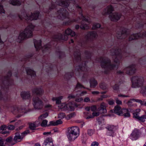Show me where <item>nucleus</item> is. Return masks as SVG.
I'll return each instance as SVG.
<instances>
[{"label": "nucleus", "instance_id": "obj_38", "mask_svg": "<svg viewBox=\"0 0 146 146\" xmlns=\"http://www.w3.org/2000/svg\"><path fill=\"white\" fill-rule=\"evenodd\" d=\"M75 21H76V20H71L69 19L68 21L65 22L64 23V24L66 25H69L70 24L72 23Z\"/></svg>", "mask_w": 146, "mask_h": 146}, {"label": "nucleus", "instance_id": "obj_12", "mask_svg": "<svg viewBox=\"0 0 146 146\" xmlns=\"http://www.w3.org/2000/svg\"><path fill=\"white\" fill-rule=\"evenodd\" d=\"M70 105V104H66L65 103H62L58 106V108L59 109H60L62 111L72 110L73 109L71 106Z\"/></svg>", "mask_w": 146, "mask_h": 146}, {"label": "nucleus", "instance_id": "obj_24", "mask_svg": "<svg viewBox=\"0 0 146 146\" xmlns=\"http://www.w3.org/2000/svg\"><path fill=\"white\" fill-rule=\"evenodd\" d=\"M44 144L46 146H53V143L51 138H46L44 141Z\"/></svg>", "mask_w": 146, "mask_h": 146}, {"label": "nucleus", "instance_id": "obj_37", "mask_svg": "<svg viewBox=\"0 0 146 146\" xmlns=\"http://www.w3.org/2000/svg\"><path fill=\"white\" fill-rule=\"evenodd\" d=\"M36 126L34 123H31L29 125V127L32 130H34L35 129Z\"/></svg>", "mask_w": 146, "mask_h": 146}, {"label": "nucleus", "instance_id": "obj_10", "mask_svg": "<svg viewBox=\"0 0 146 146\" xmlns=\"http://www.w3.org/2000/svg\"><path fill=\"white\" fill-rule=\"evenodd\" d=\"M136 70L135 66L132 65L124 69L123 71H118L117 72V73L119 74H121L124 73H126L127 74H129L134 73Z\"/></svg>", "mask_w": 146, "mask_h": 146}, {"label": "nucleus", "instance_id": "obj_49", "mask_svg": "<svg viewBox=\"0 0 146 146\" xmlns=\"http://www.w3.org/2000/svg\"><path fill=\"white\" fill-rule=\"evenodd\" d=\"M145 116H142L141 117H139L138 118V119L142 122H144L145 120Z\"/></svg>", "mask_w": 146, "mask_h": 146}, {"label": "nucleus", "instance_id": "obj_43", "mask_svg": "<svg viewBox=\"0 0 146 146\" xmlns=\"http://www.w3.org/2000/svg\"><path fill=\"white\" fill-rule=\"evenodd\" d=\"M65 116V113L62 112L60 113L58 115V117L61 119L64 118Z\"/></svg>", "mask_w": 146, "mask_h": 146}, {"label": "nucleus", "instance_id": "obj_55", "mask_svg": "<svg viewBox=\"0 0 146 146\" xmlns=\"http://www.w3.org/2000/svg\"><path fill=\"white\" fill-rule=\"evenodd\" d=\"M99 143L97 141H94L92 142L91 146H98Z\"/></svg>", "mask_w": 146, "mask_h": 146}, {"label": "nucleus", "instance_id": "obj_63", "mask_svg": "<svg viewBox=\"0 0 146 146\" xmlns=\"http://www.w3.org/2000/svg\"><path fill=\"white\" fill-rule=\"evenodd\" d=\"M56 122V125L61 124L62 123V122L61 120H57Z\"/></svg>", "mask_w": 146, "mask_h": 146}, {"label": "nucleus", "instance_id": "obj_20", "mask_svg": "<svg viewBox=\"0 0 146 146\" xmlns=\"http://www.w3.org/2000/svg\"><path fill=\"white\" fill-rule=\"evenodd\" d=\"M106 105L104 102L102 103L100 105V107L98 109V111L101 113H107Z\"/></svg>", "mask_w": 146, "mask_h": 146}, {"label": "nucleus", "instance_id": "obj_56", "mask_svg": "<svg viewBox=\"0 0 146 146\" xmlns=\"http://www.w3.org/2000/svg\"><path fill=\"white\" fill-rule=\"evenodd\" d=\"M91 110L93 111H95L97 109V107L96 106L94 105L91 107Z\"/></svg>", "mask_w": 146, "mask_h": 146}, {"label": "nucleus", "instance_id": "obj_29", "mask_svg": "<svg viewBox=\"0 0 146 146\" xmlns=\"http://www.w3.org/2000/svg\"><path fill=\"white\" fill-rule=\"evenodd\" d=\"M34 43L35 46L36 50H38L41 48V41L40 40L37 41L34 40Z\"/></svg>", "mask_w": 146, "mask_h": 146}, {"label": "nucleus", "instance_id": "obj_11", "mask_svg": "<svg viewBox=\"0 0 146 146\" xmlns=\"http://www.w3.org/2000/svg\"><path fill=\"white\" fill-rule=\"evenodd\" d=\"M97 36L96 33L95 31L89 32L85 34V38L87 40H91Z\"/></svg>", "mask_w": 146, "mask_h": 146}, {"label": "nucleus", "instance_id": "obj_64", "mask_svg": "<svg viewBox=\"0 0 146 146\" xmlns=\"http://www.w3.org/2000/svg\"><path fill=\"white\" fill-rule=\"evenodd\" d=\"M1 133L3 134H6L7 135H8V134L9 135V132L8 131H4V130L2 131H1Z\"/></svg>", "mask_w": 146, "mask_h": 146}, {"label": "nucleus", "instance_id": "obj_51", "mask_svg": "<svg viewBox=\"0 0 146 146\" xmlns=\"http://www.w3.org/2000/svg\"><path fill=\"white\" fill-rule=\"evenodd\" d=\"M142 94L143 96H146V86L143 88V91Z\"/></svg>", "mask_w": 146, "mask_h": 146}, {"label": "nucleus", "instance_id": "obj_60", "mask_svg": "<svg viewBox=\"0 0 146 146\" xmlns=\"http://www.w3.org/2000/svg\"><path fill=\"white\" fill-rule=\"evenodd\" d=\"M49 125H50L56 126V122L53 121H50Z\"/></svg>", "mask_w": 146, "mask_h": 146}, {"label": "nucleus", "instance_id": "obj_50", "mask_svg": "<svg viewBox=\"0 0 146 146\" xmlns=\"http://www.w3.org/2000/svg\"><path fill=\"white\" fill-rule=\"evenodd\" d=\"M75 96L73 94H71L69 95L68 97V99L69 100H71L72 99L74 98H75Z\"/></svg>", "mask_w": 146, "mask_h": 146}, {"label": "nucleus", "instance_id": "obj_47", "mask_svg": "<svg viewBox=\"0 0 146 146\" xmlns=\"http://www.w3.org/2000/svg\"><path fill=\"white\" fill-rule=\"evenodd\" d=\"M7 129V126L6 125H3L0 127V131H4L6 130Z\"/></svg>", "mask_w": 146, "mask_h": 146}, {"label": "nucleus", "instance_id": "obj_30", "mask_svg": "<svg viewBox=\"0 0 146 146\" xmlns=\"http://www.w3.org/2000/svg\"><path fill=\"white\" fill-rule=\"evenodd\" d=\"M26 71L27 74L30 75L31 77H34L36 76L35 72L30 68H27Z\"/></svg>", "mask_w": 146, "mask_h": 146}, {"label": "nucleus", "instance_id": "obj_59", "mask_svg": "<svg viewBox=\"0 0 146 146\" xmlns=\"http://www.w3.org/2000/svg\"><path fill=\"white\" fill-rule=\"evenodd\" d=\"M84 102H88L90 101V100L89 97H86L84 98Z\"/></svg>", "mask_w": 146, "mask_h": 146}, {"label": "nucleus", "instance_id": "obj_61", "mask_svg": "<svg viewBox=\"0 0 146 146\" xmlns=\"http://www.w3.org/2000/svg\"><path fill=\"white\" fill-rule=\"evenodd\" d=\"M133 117H134L136 119H138V118H139V116L138 113H133Z\"/></svg>", "mask_w": 146, "mask_h": 146}, {"label": "nucleus", "instance_id": "obj_5", "mask_svg": "<svg viewBox=\"0 0 146 146\" xmlns=\"http://www.w3.org/2000/svg\"><path fill=\"white\" fill-rule=\"evenodd\" d=\"M39 12L36 11L33 14L31 13L30 14L26 13L25 12H22L19 15V17L21 20L25 19L26 21H32L36 20L39 16Z\"/></svg>", "mask_w": 146, "mask_h": 146}, {"label": "nucleus", "instance_id": "obj_45", "mask_svg": "<svg viewBox=\"0 0 146 146\" xmlns=\"http://www.w3.org/2000/svg\"><path fill=\"white\" fill-rule=\"evenodd\" d=\"M131 100L134 101L136 102L140 103L141 104H143V102L141 100L138 99H133Z\"/></svg>", "mask_w": 146, "mask_h": 146}, {"label": "nucleus", "instance_id": "obj_26", "mask_svg": "<svg viewBox=\"0 0 146 146\" xmlns=\"http://www.w3.org/2000/svg\"><path fill=\"white\" fill-rule=\"evenodd\" d=\"M21 96L23 99H26L30 98L31 96L29 92H22L21 93Z\"/></svg>", "mask_w": 146, "mask_h": 146}, {"label": "nucleus", "instance_id": "obj_17", "mask_svg": "<svg viewBox=\"0 0 146 146\" xmlns=\"http://www.w3.org/2000/svg\"><path fill=\"white\" fill-rule=\"evenodd\" d=\"M24 138V135L18 132L15 133V135L13 138V141L15 143L21 141Z\"/></svg>", "mask_w": 146, "mask_h": 146}, {"label": "nucleus", "instance_id": "obj_15", "mask_svg": "<svg viewBox=\"0 0 146 146\" xmlns=\"http://www.w3.org/2000/svg\"><path fill=\"white\" fill-rule=\"evenodd\" d=\"M144 37H146V32L143 34L139 33L131 35L129 38V40L131 41L139 38Z\"/></svg>", "mask_w": 146, "mask_h": 146}, {"label": "nucleus", "instance_id": "obj_8", "mask_svg": "<svg viewBox=\"0 0 146 146\" xmlns=\"http://www.w3.org/2000/svg\"><path fill=\"white\" fill-rule=\"evenodd\" d=\"M79 15H80V19L82 20L81 25L80 26V28L82 29H88L89 28V27L88 26V24L89 23L90 21H88V17L86 18L82 15L81 13L80 12Z\"/></svg>", "mask_w": 146, "mask_h": 146}, {"label": "nucleus", "instance_id": "obj_23", "mask_svg": "<svg viewBox=\"0 0 146 146\" xmlns=\"http://www.w3.org/2000/svg\"><path fill=\"white\" fill-rule=\"evenodd\" d=\"M113 110L115 113L119 115H122L123 109H121V107L117 105L115 106Z\"/></svg>", "mask_w": 146, "mask_h": 146}, {"label": "nucleus", "instance_id": "obj_2", "mask_svg": "<svg viewBox=\"0 0 146 146\" xmlns=\"http://www.w3.org/2000/svg\"><path fill=\"white\" fill-rule=\"evenodd\" d=\"M34 28V26L32 24L27 26L23 31L20 33L18 37L17 41L20 42L23 40L32 36Z\"/></svg>", "mask_w": 146, "mask_h": 146}, {"label": "nucleus", "instance_id": "obj_4", "mask_svg": "<svg viewBox=\"0 0 146 146\" xmlns=\"http://www.w3.org/2000/svg\"><path fill=\"white\" fill-rule=\"evenodd\" d=\"M28 111L27 106H15L11 109L12 113L16 115V117L18 118L21 117L24 113H26Z\"/></svg>", "mask_w": 146, "mask_h": 146}, {"label": "nucleus", "instance_id": "obj_1", "mask_svg": "<svg viewBox=\"0 0 146 146\" xmlns=\"http://www.w3.org/2000/svg\"><path fill=\"white\" fill-rule=\"evenodd\" d=\"M120 50L119 49H112L111 50L110 55L111 58L115 64L114 65L110 64V60L107 58H101V65L102 68L107 70H111L116 68V66L119 64L120 58Z\"/></svg>", "mask_w": 146, "mask_h": 146}, {"label": "nucleus", "instance_id": "obj_35", "mask_svg": "<svg viewBox=\"0 0 146 146\" xmlns=\"http://www.w3.org/2000/svg\"><path fill=\"white\" fill-rule=\"evenodd\" d=\"M48 115V113H45L40 115L38 117V119H39L42 120L47 117Z\"/></svg>", "mask_w": 146, "mask_h": 146}, {"label": "nucleus", "instance_id": "obj_7", "mask_svg": "<svg viewBox=\"0 0 146 146\" xmlns=\"http://www.w3.org/2000/svg\"><path fill=\"white\" fill-rule=\"evenodd\" d=\"M33 104L35 109H41L43 106V103L41 100L38 97H35L33 99Z\"/></svg>", "mask_w": 146, "mask_h": 146}, {"label": "nucleus", "instance_id": "obj_44", "mask_svg": "<svg viewBox=\"0 0 146 146\" xmlns=\"http://www.w3.org/2000/svg\"><path fill=\"white\" fill-rule=\"evenodd\" d=\"M115 99L116 103L117 105H120L122 104V101L121 100H119L118 98H115Z\"/></svg>", "mask_w": 146, "mask_h": 146}, {"label": "nucleus", "instance_id": "obj_14", "mask_svg": "<svg viewBox=\"0 0 146 146\" xmlns=\"http://www.w3.org/2000/svg\"><path fill=\"white\" fill-rule=\"evenodd\" d=\"M106 128L109 131L108 133V136L113 137L115 135L114 132V131L116 129L115 126L111 125H109L106 127Z\"/></svg>", "mask_w": 146, "mask_h": 146}, {"label": "nucleus", "instance_id": "obj_27", "mask_svg": "<svg viewBox=\"0 0 146 146\" xmlns=\"http://www.w3.org/2000/svg\"><path fill=\"white\" fill-rule=\"evenodd\" d=\"M63 97L61 96L58 97H53L52 100L53 101H56V104H61V100L63 99Z\"/></svg>", "mask_w": 146, "mask_h": 146}, {"label": "nucleus", "instance_id": "obj_39", "mask_svg": "<svg viewBox=\"0 0 146 146\" xmlns=\"http://www.w3.org/2000/svg\"><path fill=\"white\" fill-rule=\"evenodd\" d=\"M85 88L79 82H78L76 85V87H75V90H76V89H77L78 88Z\"/></svg>", "mask_w": 146, "mask_h": 146}, {"label": "nucleus", "instance_id": "obj_41", "mask_svg": "<svg viewBox=\"0 0 146 146\" xmlns=\"http://www.w3.org/2000/svg\"><path fill=\"white\" fill-rule=\"evenodd\" d=\"M4 141V140L0 137V146H5Z\"/></svg>", "mask_w": 146, "mask_h": 146}, {"label": "nucleus", "instance_id": "obj_19", "mask_svg": "<svg viewBox=\"0 0 146 146\" xmlns=\"http://www.w3.org/2000/svg\"><path fill=\"white\" fill-rule=\"evenodd\" d=\"M65 34L66 35L64 36L65 38H62V39L65 40H67L68 38V36L66 35H70L72 36L75 35V33L69 28H68L65 31Z\"/></svg>", "mask_w": 146, "mask_h": 146}, {"label": "nucleus", "instance_id": "obj_16", "mask_svg": "<svg viewBox=\"0 0 146 146\" xmlns=\"http://www.w3.org/2000/svg\"><path fill=\"white\" fill-rule=\"evenodd\" d=\"M140 132L139 130L135 129L132 131L130 135V139L132 140H135L139 137Z\"/></svg>", "mask_w": 146, "mask_h": 146}, {"label": "nucleus", "instance_id": "obj_33", "mask_svg": "<svg viewBox=\"0 0 146 146\" xmlns=\"http://www.w3.org/2000/svg\"><path fill=\"white\" fill-rule=\"evenodd\" d=\"M10 3L14 5H20L21 4V2L17 0H10Z\"/></svg>", "mask_w": 146, "mask_h": 146}, {"label": "nucleus", "instance_id": "obj_57", "mask_svg": "<svg viewBox=\"0 0 146 146\" xmlns=\"http://www.w3.org/2000/svg\"><path fill=\"white\" fill-rule=\"evenodd\" d=\"M83 99L82 98H78L76 99L75 101L76 102H80L83 101Z\"/></svg>", "mask_w": 146, "mask_h": 146}, {"label": "nucleus", "instance_id": "obj_18", "mask_svg": "<svg viewBox=\"0 0 146 146\" xmlns=\"http://www.w3.org/2000/svg\"><path fill=\"white\" fill-rule=\"evenodd\" d=\"M32 91L33 93L39 96H41L44 93L43 90L40 87L35 88L33 89Z\"/></svg>", "mask_w": 146, "mask_h": 146}, {"label": "nucleus", "instance_id": "obj_34", "mask_svg": "<svg viewBox=\"0 0 146 146\" xmlns=\"http://www.w3.org/2000/svg\"><path fill=\"white\" fill-rule=\"evenodd\" d=\"M74 57L76 60H77L78 61L80 60V53L78 51L74 53Z\"/></svg>", "mask_w": 146, "mask_h": 146}, {"label": "nucleus", "instance_id": "obj_22", "mask_svg": "<svg viewBox=\"0 0 146 146\" xmlns=\"http://www.w3.org/2000/svg\"><path fill=\"white\" fill-rule=\"evenodd\" d=\"M114 11V8L111 5L108 6L102 13L103 15H105L107 13L110 14Z\"/></svg>", "mask_w": 146, "mask_h": 146}, {"label": "nucleus", "instance_id": "obj_9", "mask_svg": "<svg viewBox=\"0 0 146 146\" xmlns=\"http://www.w3.org/2000/svg\"><path fill=\"white\" fill-rule=\"evenodd\" d=\"M58 15L57 17L60 19L63 20L64 19H69V15L68 11L64 9H61L57 11Z\"/></svg>", "mask_w": 146, "mask_h": 146}, {"label": "nucleus", "instance_id": "obj_40", "mask_svg": "<svg viewBox=\"0 0 146 146\" xmlns=\"http://www.w3.org/2000/svg\"><path fill=\"white\" fill-rule=\"evenodd\" d=\"M47 123V121L46 120H43L41 124L42 126L43 127H45L46 126Z\"/></svg>", "mask_w": 146, "mask_h": 146}, {"label": "nucleus", "instance_id": "obj_25", "mask_svg": "<svg viewBox=\"0 0 146 146\" xmlns=\"http://www.w3.org/2000/svg\"><path fill=\"white\" fill-rule=\"evenodd\" d=\"M56 4L59 5H62L68 7L69 5V3L68 1L66 0H57L56 1Z\"/></svg>", "mask_w": 146, "mask_h": 146}, {"label": "nucleus", "instance_id": "obj_3", "mask_svg": "<svg viewBox=\"0 0 146 146\" xmlns=\"http://www.w3.org/2000/svg\"><path fill=\"white\" fill-rule=\"evenodd\" d=\"M79 128L76 126L69 127L67 129L66 135L68 140L70 141H74L79 135Z\"/></svg>", "mask_w": 146, "mask_h": 146}, {"label": "nucleus", "instance_id": "obj_54", "mask_svg": "<svg viewBox=\"0 0 146 146\" xmlns=\"http://www.w3.org/2000/svg\"><path fill=\"white\" fill-rule=\"evenodd\" d=\"M100 112H93L92 113V115H93L94 117L95 116H99L100 115Z\"/></svg>", "mask_w": 146, "mask_h": 146}, {"label": "nucleus", "instance_id": "obj_28", "mask_svg": "<svg viewBox=\"0 0 146 146\" xmlns=\"http://www.w3.org/2000/svg\"><path fill=\"white\" fill-rule=\"evenodd\" d=\"M6 141L9 146L13 145L15 143L12 137H10L7 138L6 139Z\"/></svg>", "mask_w": 146, "mask_h": 146}, {"label": "nucleus", "instance_id": "obj_6", "mask_svg": "<svg viewBox=\"0 0 146 146\" xmlns=\"http://www.w3.org/2000/svg\"><path fill=\"white\" fill-rule=\"evenodd\" d=\"M132 87L133 88L140 87L143 85L144 82V78L141 76H135L131 78Z\"/></svg>", "mask_w": 146, "mask_h": 146}, {"label": "nucleus", "instance_id": "obj_21", "mask_svg": "<svg viewBox=\"0 0 146 146\" xmlns=\"http://www.w3.org/2000/svg\"><path fill=\"white\" fill-rule=\"evenodd\" d=\"M126 31L125 29L122 31V32H118L117 33V37L119 39H122L125 38L126 36L125 33Z\"/></svg>", "mask_w": 146, "mask_h": 146}, {"label": "nucleus", "instance_id": "obj_13", "mask_svg": "<svg viewBox=\"0 0 146 146\" xmlns=\"http://www.w3.org/2000/svg\"><path fill=\"white\" fill-rule=\"evenodd\" d=\"M121 16V14L114 13L110 14L109 17L111 21H117L120 19Z\"/></svg>", "mask_w": 146, "mask_h": 146}, {"label": "nucleus", "instance_id": "obj_62", "mask_svg": "<svg viewBox=\"0 0 146 146\" xmlns=\"http://www.w3.org/2000/svg\"><path fill=\"white\" fill-rule=\"evenodd\" d=\"M80 69L83 71H86L87 70V67L86 66L81 67L80 68Z\"/></svg>", "mask_w": 146, "mask_h": 146}, {"label": "nucleus", "instance_id": "obj_42", "mask_svg": "<svg viewBox=\"0 0 146 146\" xmlns=\"http://www.w3.org/2000/svg\"><path fill=\"white\" fill-rule=\"evenodd\" d=\"M108 103L110 105H113L115 104V101L113 100H108Z\"/></svg>", "mask_w": 146, "mask_h": 146}, {"label": "nucleus", "instance_id": "obj_36", "mask_svg": "<svg viewBox=\"0 0 146 146\" xmlns=\"http://www.w3.org/2000/svg\"><path fill=\"white\" fill-rule=\"evenodd\" d=\"M101 26L100 25L99 23H96L94 24L92 27L93 29H96L100 28Z\"/></svg>", "mask_w": 146, "mask_h": 146}, {"label": "nucleus", "instance_id": "obj_32", "mask_svg": "<svg viewBox=\"0 0 146 146\" xmlns=\"http://www.w3.org/2000/svg\"><path fill=\"white\" fill-rule=\"evenodd\" d=\"M122 115H123L125 117H130V114L128 110L127 109H123Z\"/></svg>", "mask_w": 146, "mask_h": 146}, {"label": "nucleus", "instance_id": "obj_46", "mask_svg": "<svg viewBox=\"0 0 146 146\" xmlns=\"http://www.w3.org/2000/svg\"><path fill=\"white\" fill-rule=\"evenodd\" d=\"M100 87L103 90L106 89V88L105 85L103 83L100 84Z\"/></svg>", "mask_w": 146, "mask_h": 146}, {"label": "nucleus", "instance_id": "obj_53", "mask_svg": "<svg viewBox=\"0 0 146 146\" xmlns=\"http://www.w3.org/2000/svg\"><path fill=\"white\" fill-rule=\"evenodd\" d=\"M7 128L8 129L13 130L15 128V127L13 125H9L7 126Z\"/></svg>", "mask_w": 146, "mask_h": 146}, {"label": "nucleus", "instance_id": "obj_31", "mask_svg": "<svg viewBox=\"0 0 146 146\" xmlns=\"http://www.w3.org/2000/svg\"><path fill=\"white\" fill-rule=\"evenodd\" d=\"M90 86L92 88H94L97 85L98 83L94 79H91L90 81Z\"/></svg>", "mask_w": 146, "mask_h": 146}, {"label": "nucleus", "instance_id": "obj_52", "mask_svg": "<svg viewBox=\"0 0 146 146\" xmlns=\"http://www.w3.org/2000/svg\"><path fill=\"white\" fill-rule=\"evenodd\" d=\"M94 132L93 130L91 129H89L88 131V134L90 136L93 134Z\"/></svg>", "mask_w": 146, "mask_h": 146}, {"label": "nucleus", "instance_id": "obj_58", "mask_svg": "<svg viewBox=\"0 0 146 146\" xmlns=\"http://www.w3.org/2000/svg\"><path fill=\"white\" fill-rule=\"evenodd\" d=\"M29 133V131L28 130H26L23 132L21 133L22 135H24V137L25 136L27 135L28 133Z\"/></svg>", "mask_w": 146, "mask_h": 146}, {"label": "nucleus", "instance_id": "obj_48", "mask_svg": "<svg viewBox=\"0 0 146 146\" xmlns=\"http://www.w3.org/2000/svg\"><path fill=\"white\" fill-rule=\"evenodd\" d=\"M5 10L3 8V6L0 4V13H4Z\"/></svg>", "mask_w": 146, "mask_h": 146}]
</instances>
